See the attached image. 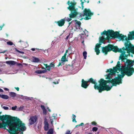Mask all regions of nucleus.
<instances>
[{"label": "nucleus", "instance_id": "1", "mask_svg": "<svg viewBox=\"0 0 134 134\" xmlns=\"http://www.w3.org/2000/svg\"><path fill=\"white\" fill-rule=\"evenodd\" d=\"M0 120L3 121L7 120L5 123L9 127L10 131L12 132H15L18 131H23L26 130V128L24 123L16 117H12L9 115L0 116Z\"/></svg>", "mask_w": 134, "mask_h": 134}, {"label": "nucleus", "instance_id": "2", "mask_svg": "<svg viewBox=\"0 0 134 134\" xmlns=\"http://www.w3.org/2000/svg\"><path fill=\"white\" fill-rule=\"evenodd\" d=\"M76 3V2H70L69 1L67 2V4L69 5L67 8L70 11L71 13L69 15V18L65 17L64 18L65 21H66L69 22L71 20L72 18H75L78 15H79L81 18L82 16H86L84 18L85 20H88L90 19L91 16L93 14V13L91 12L89 9H87L86 8H85L84 10V13L83 14L78 13L75 8Z\"/></svg>", "mask_w": 134, "mask_h": 134}, {"label": "nucleus", "instance_id": "3", "mask_svg": "<svg viewBox=\"0 0 134 134\" xmlns=\"http://www.w3.org/2000/svg\"><path fill=\"white\" fill-rule=\"evenodd\" d=\"M116 78L112 79V80H105L103 79H101L98 81L99 83V86L100 87L107 85L108 83H112V86H116L117 85L121 84L122 82L120 80V79L117 77H115Z\"/></svg>", "mask_w": 134, "mask_h": 134}, {"label": "nucleus", "instance_id": "4", "mask_svg": "<svg viewBox=\"0 0 134 134\" xmlns=\"http://www.w3.org/2000/svg\"><path fill=\"white\" fill-rule=\"evenodd\" d=\"M130 35H128V40H132L134 39V31L130 32ZM125 48L123 47L122 49L124 50L127 51V53L129 54L130 52L134 54V48H133L132 44L130 43L129 41H127L125 43Z\"/></svg>", "mask_w": 134, "mask_h": 134}, {"label": "nucleus", "instance_id": "5", "mask_svg": "<svg viewBox=\"0 0 134 134\" xmlns=\"http://www.w3.org/2000/svg\"><path fill=\"white\" fill-rule=\"evenodd\" d=\"M118 68V71H119V72L121 71V74H118L117 77L119 78L120 80L122 81L121 79L123 78L125 75H126L127 76H131L128 68L125 64L124 66H120Z\"/></svg>", "mask_w": 134, "mask_h": 134}, {"label": "nucleus", "instance_id": "6", "mask_svg": "<svg viewBox=\"0 0 134 134\" xmlns=\"http://www.w3.org/2000/svg\"><path fill=\"white\" fill-rule=\"evenodd\" d=\"M111 51L115 53L121 52L120 51H119V49L118 48L117 46H114L113 44H109L105 47H102V52L105 55L107 54L108 52Z\"/></svg>", "mask_w": 134, "mask_h": 134}, {"label": "nucleus", "instance_id": "7", "mask_svg": "<svg viewBox=\"0 0 134 134\" xmlns=\"http://www.w3.org/2000/svg\"><path fill=\"white\" fill-rule=\"evenodd\" d=\"M108 34H110L111 35H113V36H111L113 37L114 38H118L120 39L122 41L126 40L127 41H128V37L127 38L126 36H125L123 35L122 34H120L119 32L118 31L114 32L113 30H109L108 31Z\"/></svg>", "mask_w": 134, "mask_h": 134}, {"label": "nucleus", "instance_id": "8", "mask_svg": "<svg viewBox=\"0 0 134 134\" xmlns=\"http://www.w3.org/2000/svg\"><path fill=\"white\" fill-rule=\"evenodd\" d=\"M125 65L127 67L130 74L131 76L134 72V68L132 67L134 65V60L127 59L125 63Z\"/></svg>", "mask_w": 134, "mask_h": 134}, {"label": "nucleus", "instance_id": "9", "mask_svg": "<svg viewBox=\"0 0 134 134\" xmlns=\"http://www.w3.org/2000/svg\"><path fill=\"white\" fill-rule=\"evenodd\" d=\"M120 66V62L118 61L117 64L115 67L113 68V69H110L107 70L106 72H110L111 75H115L116 72L118 73L119 72H118V69Z\"/></svg>", "mask_w": 134, "mask_h": 134}, {"label": "nucleus", "instance_id": "10", "mask_svg": "<svg viewBox=\"0 0 134 134\" xmlns=\"http://www.w3.org/2000/svg\"><path fill=\"white\" fill-rule=\"evenodd\" d=\"M112 87V86L110 87L108 85H106L98 87V91L99 93H101L102 91H108L110 90L111 89Z\"/></svg>", "mask_w": 134, "mask_h": 134}, {"label": "nucleus", "instance_id": "11", "mask_svg": "<svg viewBox=\"0 0 134 134\" xmlns=\"http://www.w3.org/2000/svg\"><path fill=\"white\" fill-rule=\"evenodd\" d=\"M88 82L91 83L92 84H94V87L96 90H98V87L99 86V85H97V83L96 81V80H94L92 78H90L88 81Z\"/></svg>", "mask_w": 134, "mask_h": 134}, {"label": "nucleus", "instance_id": "12", "mask_svg": "<svg viewBox=\"0 0 134 134\" xmlns=\"http://www.w3.org/2000/svg\"><path fill=\"white\" fill-rule=\"evenodd\" d=\"M75 23H74V27L75 28L74 30H81L80 26L81 24V23L80 21H78L77 20H75Z\"/></svg>", "mask_w": 134, "mask_h": 134}, {"label": "nucleus", "instance_id": "13", "mask_svg": "<svg viewBox=\"0 0 134 134\" xmlns=\"http://www.w3.org/2000/svg\"><path fill=\"white\" fill-rule=\"evenodd\" d=\"M37 119V118L36 116L30 117L29 120V124L31 125L34 124L36 122Z\"/></svg>", "mask_w": 134, "mask_h": 134}, {"label": "nucleus", "instance_id": "14", "mask_svg": "<svg viewBox=\"0 0 134 134\" xmlns=\"http://www.w3.org/2000/svg\"><path fill=\"white\" fill-rule=\"evenodd\" d=\"M109 30H109L107 31H106L105 30H104V31H103L101 34V35H102L103 34L104 35H106L107 36V37L106 38H105V40H109V39L110 37H109V36L111 37L112 38H114L113 37L111 36H113V35H110V34H108L107 35L108 33V31Z\"/></svg>", "mask_w": 134, "mask_h": 134}, {"label": "nucleus", "instance_id": "15", "mask_svg": "<svg viewBox=\"0 0 134 134\" xmlns=\"http://www.w3.org/2000/svg\"><path fill=\"white\" fill-rule=\"evenodd\" d=\"M81 82V87L84 88H86L89 85L88 84V81H85L83 79H82Z\"/></svg>", "mask_w": 134, "mask_h": 134}, {"label": "nucleus", "instance_id": "16", "mask_svg": "<svg viewBox=\"0 0 134 134\" xmlns=\"http://www.w3.org/2000/svg\"><path fill=\"white\" fill-rule=\"evenodd\" d=\"M64 19V18L56 22L57 24L59 26L62 27L64 25L65 22Z\"/></svg>", "mask_w": 134, "mask_h": 134}, {"label": "nucleus", "instance_id": "17", "mask_svg": "<svg viewBox=\"0 0 134 134\" xmlns=\"http://www.w3.org/2000/svg\"><path fill=\"white\" fill-rule=\"evenodd\" d=\"M129 55V54H125L124 55H122V56H119V60H120V59H121L122 61L124 62H125V59L127 60V58L128 56Z\"/></svg>", "mask_w": 134, "mask_h": 134}, {"label": "nucleus", "instance_id": "18", "mask_svg": "<svg viewBox=\"0 0 134 134\" xmlns=\"http://www.w3.org/2000/svg\"><path fill=\"white\" fill-rule=\"evenodd\" d=\"M44 129L45 131H47L49 128V125L47 121L45 120L44 122Z\"/></svg>", "mask_w": 134, "mask_h": 134}, {"label": "nucleus", "instance_id": "19", "mask_svg": "<svg viewBox=\"0 0 134 134\" xmlns=\"http://www.w3.org/2000/svg\"><path fill=\"white\" fill-rule=\"evenodd\" d=\"M7 123H5L4 121H3L2 123H0V129L3 128L4 129H7L6 127L7 125L9 124H7Z\"/></svg>", "mask_w": 134, "mask_h": 134}, {"label": "nucleus", "instance_id": "20", "mask_svg": "<svg viewBox=\"0 0 134 134\" xmlns=\"http://www.w3.org/2000/svg\"><path fill=\"white\" fill-rule=\"evenodd\" d=\"M16 63V62L14 61H8L6 62V64L11 65H15Z\"/></svg>", "mask_w": 134, "mask_h": 134}, {"label": "nucleus", "instance_id": "21", "mask_svg": "<svg viewBox=\"0 0 134 134\" xmlns=\"http://www.w3.org/2000/svg\"><path fill=\"white\" fill-rule=\"evenodd\" d=\"M66 55L65 54H64V55L63 56L61 59V62H65L66 61H67L68 60H66Z\"/></svg>", "mask_w": 134, "mask_h": 134}, {"label": "nucleus", "instance_id": "22", "mask_svg": "<svg viewBox=\"0 0 134 134\" xmlns=\"http://www.w3.org/2000/svg\"><path fill=\"white\" fill-rule=\"evenodd\" d=\"M46 70H38L36 71V73L38 74H40L43 73H44L46 72Z\"/></svg>", "mask_w": 134, "mask_h": 134}, {"label": "nucleus", "instance_id": "23", "mask_svg": "<svg viewBox=\"0 0 134 134\" xmlns=\"http://www.w3.org/2000/svg\"><path fill=\"white\" fill-rule=\"evenodd\" d=\"M125 50H124L121 49H119V51H120V52H119L121 53V54L120 55V56H121L122 55H124L126 53V51Z\"/></svg>", "mask_w": 134, "mask_h": 134}, {"label": "nucleus", "instance_id": "24", "mask_svg": "<svg viewBox=\"0 0 134 134\" xmlns=\"http://www.w3.org/2000/svg\"><path fill=\"white\" fill-rule=\"evenodd\" d=\"M16 94L13 92H10L9 93V95L11 97H14L16 96Z\"/></svg>", "mask_w": 134, "mask_h": 134}, {"label": "nucleus", "instance_id": "25", "mask_svg": "<svg viewBox=\"0 0 134 134\" xmlns=\"http://www.w3.org/2000/svg\"><path fill=\"white\" fill-rule=\"evenodd\" d=\"M105 40V38L104 37H101L99 38V42L102 43H103L104 41Z\"/></svg>", "mask_w": 134, "mask_h": 134}, {"label": "nucleus", "instance_id": "26", "mask_svg": "<svg viewBox=\"0 0 134 134\" xmlns=\"http://www.w3.org/2000/svg\"><path fill=\"white\" fill-rule=\"evenodd\" d=\"M33 62H38L40 61V59L38 58L34 57L33 59Z\"/></svg>", "mask_w": 134, "mask_h": 134}, {"label": "nucleus", "instance_id": "27", "mask_svg": "<svg viewBox=\"0 0 134 134\" xmlns=\"http://www.w3.org/2000/svg\"><path fill=\"white\" fill-rule=\"evenodd\" d=\"M53 129L52 128H51L47 132V134H53Z\"/></svg>", "mask_w": 134, "mask_h": 134}, {"label": "nucleus", "instance_id": "28", "mask_svg": "<svg viewBox=\"0 0 134 134\" xmlns=\"http://www.w3.org/2000/svg\"><path fill=\"white\" fill-rule=\"evenodd\" d=\"M76 116L74 114H72V121L73 122H76L77 121H76L75 118H76Z\"/></svg>", "mask_w": 134, "mask_h": 134}, {"label": "nucleus", "instance_id": "29", "mask_svg": "<svg viewBox=\"0 0 134 134\" xmlns=\"http://www.w3.org/2000/svg\"><path fill=\"white\" fill-rule=\"evenodd\" d=\"M109 72L110 73H109L107 75V77H106L105 78V79H108L109 80H111V78L110 77V75H111V73L110 72Z\"/></svg>", "mask_w": 134, "mask_h": 134}, {"label": "nucleus", "instance_id": "30", "mask_svg": "<svg viewBox=\"0 0 134 134\" xmlns=\"http://www.w3.org/2000/svg\"><path fill=\"white\" fill-rule=\"evenodd\" d=\"M2 98L4 99H8L9 98V97L7 95L2 94Z\"/></svg>", "mask_w": 134, "mask_h": 134}, {"label": "nucleus", "instance_id": "31", "mask_svg": "<svg viewBox=\"0 0 134 134\" xmlns=\"http://www.w3.org/2000/svg\"><path fill=\"white\" fill-rule=\"evenodd\" d=\"M101 45V44L100 43H98L96 45L95 49H99V48L100 47Z\"/></svg>", "mask_w": 134, "mask_h": 134}, {"label": "nucleus", "instance_id": "32", "mask_svg": "<svg viewBox=\"0 0 134 134\" xmlns=\"http://www.w3.org/2000/svg\"><path fill=\"white\" fill-rule=\"evenodd\" d=\"M87 52L86 51H84L83 52V55L84 57V58L86 59L87 57Z\"/></svg>", "mask_w": 134, "mask_h": 134}, {"label": "nucleus", "instance_id": "33", "mask_svg": "<svg viewBox=\"0 0 134 134\" xmlns=\"http://www.w3.org/2000/svg\"><path fill=\"white\" fill-rule=\"evenodd\" d=\"M95 52L96 53V54L97 55H98L100 53V50L99 49H95Z\"/></svg>", "mask_w": 134, "mask_h": 134}, {"label": "nucleus", "instance_id": "34", "mask_svg": "<svg viewBox=\"0 0 134 134\" xmlns=\"http://www.w3.org/2000/svg\"><path fill=\"white\" fill-rule=\"evenodd\" d=\"M80 1L81 2V6L82 8H83V3L85 2H86L85 0H80Z\"/></svg>", "mask_w": 134, "mask_h": 134}, {"label": "nucleus", "instance_id": "35", "mask_svg": "<svg viewBox=\"0 0 134 134\" xmlns=\"http://www.w3.org/2000/svg\"><path fill=\"white\" fill-rule=\"evenodd\" d=\"M36 49L37 50H38V51L39 52H40V51H39V50H40L41 51H44V50L43 49H39L38 48H36ZM31 50L33 51H34L35 50V48H32L31 49Z\"/></svg>", "mask_w": 134, "mask_h": 134}, {"label": "nucleus", "instance_id": "36", "mask_svg": "<svg viewBox=\"0 0 134 134\" xmlns=\"http://www.w3.org/2000/svg\"><path fill=\"white\" fill-rule=\"evenodd\" d=\"M98 128L97 127H94L92 128V130L93 132H96L97 131Z\"/></svg>", "mask_w": 134, "mask_h": 134}, {"label": "nucleus", "instance_id": "37", "mask_svg": "<svg viewBox=\"0 0 134 134\" xmlns=\"http://www.w3.org/2000/svg\"><path fill=\"white\" fill-rule=\"evenodd\" d=\"M15 50L18 52L22 54H24V52L22 51H21L19 50L18 49L16 48H15Z\"/></svg>", "mask_w": 134, "mask_h": 134}, {"label": "nucleus", "instance_id": "38", "mask_svg": "<svg viewBox=\"0 0 134 134\" xmlns=\"http://www.w3.org/2000/svg\"><path fill=\"white\" fill-rule=\"evenodd\" d=\"M7 44L8 45H9L10 46H12L13 45V43L11 41H9L7 42Z\"/></svg>", "mask_w": 134, "mask_h": 134}, {"label": "nucleus", "instance_id": "39", "mask_svg": "<svg viewBox=\"0 0 134 134\" xmlns=\"http://www.w3.org/2000/svg\"><path fill=\"white\" fill-rule=\"evenodd\" d=\"M64 62H59L58 64L57 65L58 66H62L64 64Z\"/></svg>", "mask_w": 134, "mask_h": 134}, {"label": "nucleus", "instance_id": "40", "mask_svg": "<svg viewBox=\"0 0 134 134\" xmlns=\"http://www.w3.org/2000/svg\"><path fill=\"white\" fill-rule=\"evenodd\" d=\"M17 107L16 106H15L14 107H12V109L13 110H15Z\"/></svg>", "mask_w": 134, "mask_h": 134}, {"label": "nucleus", "instance_id": "41", "mask_svg": "<svg viewBox=\"0 0 134 134\" xmlns=\"http://www.w3.org/2000/svg\"><path fill=\"white\" fill-rule=\"evenodd\" d=\"M43 113L44 114L46 115V114H47V111L46 109H44L43 110Z\"/></svg>", "mask_w": 134, "mask_h": 134}, {"label": "nucleus", "instance_id": "42", "mask_svg": "<svg viewBox=\"0 0 134 134\" xmlns=\"http://www.w3.org/2000/svg\"><path fill=\"white\" fill-rule=\"evenodd\" d=\"M3 108L5 110H7L9 109V108L7 107L3 106Z\"/></svg>", "mask_w": 134, "mask_h": 134}, {"label": "nucleus", "instance_id": "43", "mask_svg": "<svg viewBox=\"0 0 134 134\" xmlns=\"http://www.w3.org/2000/svg\"><path fill=\"white\" fill-rule=\"evenodd\" d=\"M97 124V123L95 121H93L91 123V124L93 125H96Z\"/></svg>", "mask_w": 134, "mask_h": 134}, {"label": "nucleus", "instance_id": "44", "mask_svg": "<svg viewBox=\"0 0 134 134\" xmlns=\"http://www.w3.org/2000/svg\"><path fill=\"white\" fill-rule=\"evenodd\" d=\"M50 66V67H54L55 66L54 63L53 64L52 63H51L50 64V65H49Z\"/></svg>", "mask_w": 134, "mask_h": 134}, {"label": "nucleus", "instance_id": "45", "mask_svg": "<svg viewBox=\"0 0 134 134\" xmlns=\"http://www.w3.org/2000/svg\"><path fill=\"white\" fill-rule=\"evenodd\" d=\"M41 107L42 110L45 109V106L44 105H41Z\"/></svg>", "mask_w": 134, "mask_h": 134}, {"label": "nucleus", "instance_id": "46", "mask_svg": "<svg viewBox=\"0 0 134 134\" xmlns=\"http://www.w3.org/2000/svg\"><path fill=\"white\" fill-rule=\"evenodd\" d=\"M24 106H22V107H21V106L19 108V110H21L23 109H24Z\"/></svg>", "mask_w": 134, "mask_h": 134}, {"label": "nucleus", "instance_id": "47", "mask_svg": "<svg viewBox=\"0 0 134 134\" xmlns=\"http://www.w3.org/2000/svg\"><path fill=\"white\" fill-rule=\"evenodd\" d=\"M51 68L50 66L49 65L48 66V68H46V69L48 71H50L51 69Z\"/></svg>", "mask_w": 134, "mask_h": 134}, {"label": "nucleus", "instance_id": "48", "mask_svg": "<svg viewBox=\"0 0 134 134\" xmlns=\"http://www.w3.org/2000/svg\"><path fill=\"white\" fill-rule=\"evenodd\" d=\"M4 24H3L2 25L0 26V30H1L2 29V28L3 27V26H4Z\"/></svg>", "mask_w": 134, "mask_h": 134}, {"label": "nucleus", "instance_id": "49", "mask_svg": "<svg viewBox=\"0 0 134 134\" xmlns=\"http://www.w3.org/2000/svg\"><path fill=\"white\" fill-rule=\"evenodd\" d=\"M74 22H75V21H74L73 20V21H72L71 22L69 23V26L71 24V23L72 24L73 23H74Z\"/></svg>", "mask_w": 134, "mask_h": 134}, {"label": "nucleus", "instance_id": "50", "mask_svg": "<svg viewBox=\"0 0 134 134\" xmlns=\"http://www.w3.org/2000/svg\"><path fill=\"white\" fill-rule=\"evenodd\" d=\"M66 134H71L70 131H67L66 133Z\"/></svg>", "mask_w": 134, "mask_h": 134}, {"label": "nucleus", "instance_id": "51", "mask_svg": "<svg viewBox=\"0 0 134 134\" xmlns=\"http://www.w3.org/2000/svg\"><path fill=\"white\" fill-rule=\"evenodd\" d=\"M15 88L17 90V91H18L19 90V88L18 87H15Z\"/></svg>", "mask_w": 134, "mask_h": 134}, {"label": "nucleus", "instance_id": "52", "mask_svg": "<svg viewBox=\"0 0 134 134\" xmlns=\"http://www.w3.org/2000/svg\"><path fill=\"white\" fill-rule=\"evenodd\" d=\"M44 65L46 67V68H48V66H49V65H48L47 64H44Z\"/></svg>", "mask_w": 134, "mask_h": 134}, {"label": "nucleus", "instance_id": "53", "mask_svg": "<svg viewBox=\"0 0 134 134\" xmlns=\"http://www.w3.org/2000/svg\"><path fill=\"white\" fill-rule=\"evenodd\" d=\"M16 63L17 64V65H18V66H19V65H21V64L20 63H17V62H16Z\"/></svg>", "mask_w": 134, "mask_h": 134}, {"label": "nucleus", "instance_id": "54", "mask_svg": "<svg viewBox=\"0 0 134 134\" xmlns=\"http://www.w3.org/2000/svg\"><path fill=\"white\" fill-rule=\"evenodd\" d=\"M68 50H66L65 51V52L64 54H65L66 55V54L68 53Z\"/></svg>", "mask_w": 134, "mask_h": 134}, {"label": "nucleus", "instance_id": "55", "mask_svg": "<svg viewBox=\"0 0 134 134\" xmlns=\"http://www.w3.org/2000/svg\"><path fill=\"white\" fill-rule=\"evenodd\" d=\"M71 46L69 47V48H68V49L69 50H71Z\"/></svg>", "mask_w": 134, "mask_h": 134}, {"label": "nucleus", "instance_id": "56", "mask_svg": "<svg viewBox=\"0 0 134 134\" xmlns=\"http://www.w3.org/2000/svg\"><path fill=\"white\" fill-rule=\"evenodd\" d=\"M84 123H81L79 125L80 126H82V125H83Z\"/></svg>", "mask_w": 134, "mask_h": 134}, {"label": "nucleus", "instance_id": "57", "mask_svg": "<svg viewBox=\"0 0 134 134\" xmlns=\"http://www.w3.org/2000/svg\"><path fill=\"white\" fill-rule=\"evenodd\" d=\"M6 51H4L1 52H0V53H4Z\"/></svg>", "mask_w": 134, "mask_h": 134}, {"label": "nucleus", "instance_id": "58", "mask_svg": "<svg viewBox=\"0 0 134 134\" xmlns=\"http://www.w3.org/2000/svg\"><path fill=\"white\" fill-rule=\"evenodd\" d=\"M4 90H5L6 91H8L9 90L7 88H4Z\"/></svg>", "mask_w": 134, "mask_h": 134}, {"label": "nucleus", "instance_id": "59", "mask_svg": "<svg viewBox=\"0 0 134 134\" xmlns=\"http://www.w3.org/2000/svg\"><path fill=\"white\" fill-rule=\"evenodd\" d=\"M3 92V90L2 89L0 88V92Z\"/></svg>", "mask_w": 134, "mask_h": 134}, {"label": "nucleus", "instance_id": "60", "mask_svg": "<svg viewBox=\"0 0 134 134\" xmlns=\"http://www.w3.org/2000/svg\"><path fill=\"white\" fill-rule=\"evenodd\" d=\"M47 108V109H48V111L49 112H50L51 111V110L50 109H49V108H48H48Z\"/></svg>", "mask_w": 134, "mask_h": 134}, {"label": "nucleus", "instance_id": "61", "mask_svg": "<svg viewBox=\"0 0 134 134\" xmlns=\"http://www.w3.org/2000/svg\"><path fill=\"white\" fill-rule=\"evenodd\" d=\"M70 35V34H69L66 37V39H68L69 37V35Z\"/></svg>", "mask_w": 134, "mask_h": 134}, {"label": "nucleus", "instance_id": "62", "mask_svg": "<svg viewBox=\"0 0 134 134\" xmlns=\"http://www.w3.org/2000/svg\"><path fill=\"white\" fill-rule=\"evenodd\" d=\"M2 95H1V94H0V97L2 98Z\"/></svg>", "mask_w": 134, "mask_h": 134}, {"label": "nucleus", "instance_id": "63", "mask_svg": "<svg viewBox=\"0 0 134 134\" xmlns=\"http://www.w3.org/2000/svg\"><path fill=\"white\" fill-rule=\"evenodd\" d=\"M88 134H92V133L91 132H89L88 133Z\"/></svg>", "mask_w": 134, "mask_h": 134}, {"label": "nucleus", "instance_id": "64", "mask_svg": "<svg viewBox=\"0 0 134 134\" xmlns=\"http://www.w3.org/2000/svg\"><path fill=\"white\" fill-rule=\"evenodd\" d=\"M86 2H87V3H88L89 2V1H86Z\"/></svg>", "mask_w": 134, "mask_h": 134}]
</instances>
